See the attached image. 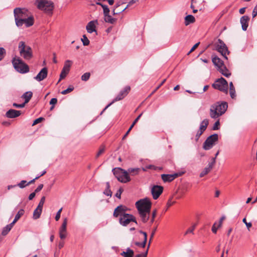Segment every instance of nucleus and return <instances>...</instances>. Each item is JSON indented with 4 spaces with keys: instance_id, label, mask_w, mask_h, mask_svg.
Here are the masks:
<instances>
[{
    "instance_id": "nucleus-4",
    "label": "nucleus",
    "mask_w": 257,
    "mask_h": 257,
    "mask_svg": "<svg viewBox=\"0 0 257 257\" xmlns=\"http://www.w3.org/2000/svg\"><path fill=\"white\" fill-rule=\"evenodd\" d=\"M28 10L25 9L17 8L14 9L15 20L18 27L22 26V22L28 17Z\"/></svg>"
},
{
    "instance_id": "nucleus-27",
    "label": "nucleus",
    "mask_w": 257,
    "mask_h": 257,
    "mask_svg": "<svg viewBox=\"0 0 257 257\" xmlns=\"http://www.w3.org/2000/svg\"><path fill=\"white\" fill-rule=\"evenodd\" d=\"M143 114V112L141 113L140 115H139L138 116V117L134 120V122H133V123L132 124V125L130 126V128H128V130H127V131L126 132V133L125 134V135L123 136V138H122V140H124L127 136V135H128V134L130 133V131L132 130V129L133 128V127L134 126V125H135V124L138 121V120H139V119L140 118V117H141V116Z\"/></svg>"
},
{
    "instance_id": "nucleus-61",
    "label": "nucleus",
    "mask_w": 257,
    "mask_h": 257,
    "mask_svg": "<svg viewBox=\"0 0 257 257\" xmlns=\"http://www.w3.org/2000/svg\"><path fill=\"white\" fill-rule=\"evenodd\" d=\"M43 187V184H40L37 187V188L35 189V192L36 193L39 192L42 189Z\"/></svg>"
},
{
    "instance_id": "nucleus-44",
    "label": "nucleus",
    "mask_w": 257,
    "mask_h": 257,
    "mask_svg": "<svg viewBox=\"0 0 257 257\" xmlns=\"http://www.w3.org/2000/svg\"><path fill=\"white\" fill-rule=\"evenodd\" d=\"M45 196H43L41 198L39 203V204L38 205V208H40L41 209H43V205H44V202H45Z\"/></svg>"
},
{
    "instance_id": "nucleus-3",
    "label": "nucleus",
    "mask_w": 257,
    "mask_h": 257,
    "mask_svg": "<svg viewBox=\"0 0 257 257\" xmlns=\"http://www.w3.org/2000/svg\"><path fill=\"white\" fill-rule=\"evenodd\" d=\"M18 50L21 56L26 60H30L33 56L31 47L26 45L25 43L23 41L19 42Z\"/></svg>"
},
{
    "instance_id": "nucleus-50",
    "label": "nucleus",
    "mask_w": 257,
    "mask_h": 257,
    "mask_svg": "<svg viewBox=\"0 0 257 257\" xmlns=\"http://www.w3.org/2000/svg\"><path fill=\"white\" fill-rule=\"evenodd\" d=\"M138 1V0H131L130 1L126 7L124 8V9L122 10V11H124L125 10H126L129 7L132 6L133 4L136 3V2Z\"/></svg>"
},
{
    "instance_id": "nucleus-9",
    "label": "nucleus",
    "mask_w": 257,
    "mask_h": 257,
    "mask_svg": "<svg viewBox=\"0 0 257 257\" xmlns=\"http://www.w3.org/2000/svg\"><path fill=\"white\" fill-rule=\"evenodd\" d=\"M218 140V135L217 134H214L209 136L203 145V148L205 150L211 149L215 145V142Z\"/></svg>"
},
{
    "instance_id": "nucleus-36",
    "label": "nucleus",
    "mask_w": 257,
    "mask_h": 257,
    "mask_svg": "<svg viewBox=\"0 0 257 257\" xmlns=\"http://www.w3.org/2000/svg\"><path fill=\"white\" fill-rule=\"evenodd\" d=\"M229 93L232 98H234L236 96L235 88L232 82L229 83Z\"/></svg>"
},
{
    "instance_id": "nucleus-32",
    "label": "nucleus",
    "mask_w": 257,
    "mask_h": 257,
    "mask_svg": "<svg viewBox=\"0 0 257 257\" xmlns=\"http://www.w3.org/2000/svg\"><path fill=\"white\" fill-rule=\"evenodd\" d=\"M195 21L194 17L191 15H189L185 18V25L188 26Z\"/></svg>"
},
{
    "instance_id": "nucleus-31",
    "label": "nucleus",
    "mask_w": 257,
    "mask_h": 257,
    "mask_svg": "<svg viewBox=\"0 0 257 257\" xmlns=\"http://www.w3.org/2000/svg\"><path fill=\"white\" fill-rule=\"evenodd\" d=\"M96 4L97 5L100 6L102 7V8L103 9V13L104 16H107L108 14H109L110 10L107 5L103 4L100 2H96Z\"/></svg>"
},
{
    "instance_id": "nucleus-43",
    "label": "nucleus",
    "mask_w": 257,
    "mask_h": 257,
    "mask_svg": "<svg viewBox=\"0 0 257 257\" xmlns=\"http://www.w3.org/2000/svg\"><path fill=\"white\" fill-rule=\"evenodd\" d=\"M210 171L207 168H205L200 173L199 176L200 177H203L205 175L207 174Z\"/></svg>"
},
{
    "instance_id": "nucleus-51",
    "label": "nucleus",
    "mask_w": 257,
    "mask_h": 257,
    "mask_svg": "<svg viewBox=\"0 0 257 257\" xmlns=\"http://www.w3.org/2000/svg\"><path fill=\"white\" fill-rule=\"evenodd\" d=\"M44 119L43 117H39L37 119H36L34 121H33V123L32 124V125H35L40 122H41Z\"/></svg>"
},
{
    "instance_id": "nucleus-2",
    "label": "nucleus",
    "mask_w": 257,
    "mask_h": 257,
    "mask_svg": "<svg viewBox=\"0 0 257 257\" xmlns=\"http://www.w3.org/2000/svg\"><path fill=\"white\" fill-rule=\"evenodd\" d=\"M228 107L226 102H217L212 104L210 108V116L212 118H217L224 114Z\"/></svg>"
},
{
    "instance_id": "nucleus-33",
    "label": "nucleus",
    "mask_w": 257,
    "mask_h": 257,
    "mask_svg": "<svg viewBox=\"0 0 257 257\" xmlns=\"http://www.w3.org/2000/svg\"><path fill=\"white\" fill-rule=\"evenodd\" d=\"M42 212V209L38 207L34 210L33 215V218L34 219H37L40 218Z\"/></svg>"
},
{
    "instance_id": "nucleus-20",
    "label": "nucleus",
    "mask_w": 257,
    "mask_h": 257,
    "mask_svg": "<svg viewBox=\"0 0 257 257\" xmlns=\"http://www.w3.org/2000/svg\"><path fill=\"white\" fill-rule=\"evenodd\" d=\"M179 176L178 174L175 173L173 174H162L161 178L164 182H170L174 180Z\"/></svg>"
},
{
    "instance_id": "nucleus-18",
    "label": "nucleus",
    "mask_w": 257,
    "mask_h": 257,
    "mask_svg": "<svg viewBox=\"0 0 257 257\" xmlns=\"http://www.w3.org/2000/svg\"><path fill=\"white\" fill-rule=\"evenodd\" d=\"M95 24H98V21L97 20L90 21L87 24L86 27V29L88 33L96 32L97 34Z\"/></svg>"
},
{
    "instance_id": "nucleus-6",
    "label": "nucleus",
    "mask_w": 257,
    "mask_h": 257,
    "mask_svg": "<svg viewBox=\"0 0 257 257\" xmlns=\"http://www.w3.org/2000/svg\"><path fill=\"white\" fill-rule=\"evenodd\" d=\"M12 62L14 68L18 72L22 74H24L29 71V66L26 64L20 58H13Z\"/></svg>"
},
{
    "instance_id": "nucleus-52",
    "label": "nucleus",
    "mask_w": 257,
    "mask_h": 257,
    "mask_svg": "<svg viewBox=\"0 0 257 257\" xmlns=\"http://www.w3.org/2000/svg\"><path fill=\"white\" fill-rule=\"evenodd\" d=\"M156 214H157V210L155 209L152 212V218L151 219V223H153L154 222V220H155V217L156 216Z\"/></svg>"
},
{
    "instance_id": "nucleus-62",
    "label": "nucleus",
    "mask_w": 257,
    "mask_h": 257,
    "mask_svg": "<svg viewBox=\"0 0 257 257\" xmlns=\"http://www.w3.org/2000/svg\"><path fill=\"white\" fill-rule=\"evenodd\" d=\"M242 221L245 224L246 227L248 228L251 226V225H252L251 223V222H247L246 219L245 218L243 219Z\"/></svg>"
},
{
    "instance_id": "nucleus-28",
    "label": "nucleus",
    "mask_w": 257,
    "mask_h": 257,
    "mask_svg": "<svg viewBox=\"0 0 257 257\" xmlns=\"http://www.w3.org/2000/svg\"><path fill=\"white\" fill-rule=\"evenodd\" d=\"M120 255L123 257H133L134 255V250L130 247L126 249L125 251H122L120 253Z\"/></svg>"
},
{
    "instance_id": "nucleus-34",
    "label": "nucleus",
    "mask_w": 257,
    "mask_h": 257,
    "mask_svg": "<svg viewBox=\"0 0 257 257\" xmlns=\"http://www.w3.org/2000/svg\"><path fill=\"white\" fill-rule=\"evenodd\" d=\"M128 174H131L132 175L135 176L139 174L140 169L139 168H128L127 170H126Z\"/></svg>"
},
{
    "instance_id": "nucleus-10",
    "label": "nucleus",
    "mask_w": 257,
    "mask_h": 257,
    "mask_svg": "<svg viewBox=\"0 0 257 257\" xmlns=\"http://www.w3.org/2000/svg\"><path fill=\"white\" fill-rule=\"evenodd\" d=\"M130 89L131 88L130 86L125 87L123 90L120 91V92L118 94L116 97L110 103H109L105 107V108L101 112L100 114H102V113L113 103L122 99L128 93Z\"/></svg>"
},
{
    "instance_id": "nucleus-7",
    "label": "nucleus",
    "mask_w": 257,
    "mask_h": 257,
    "mask_svg": "<svg viewBox=\"0 0 257 257\" xmlns=\"http://www.w3.org/2000/svg\"><path fill=\"white\" fill-rule=\"evenodd\" d=\"M214 49L220 53L222 56L227 60V55L229 54V51L224 42L221 39H218L214 43Z\"/></svg>"
},
{
    "instance_id": "nucleus-29",
    "label": "nucleus",
    "mask_w": 257,
    "mask_h": 257,
    "mask_svg": "<svg viewBox=\"0 0 257 257\" xmlns=\"http://www.w3.org/2000/svg\"><path fill=\"white\" fill-rule=\"evenodd\" d=\"M32 96H33L32 92H31V91H27V92L24 93L22 95V98L25 99L24 103L26 104V103H27L28 102H29V101L31 99Z\"/></svg>"
},
{
    "instance_id": "nucleus-41",
    "label": "nucleus",
    "mask_w": 257,
    "mask_h": 257,
    "mask_svg": "<svg viewBox=\"0 0 257 257\" xmlns=\"http://www.w3.org/2000/svg\"><path fill=\"white\" fill-rule=\"evenodd\" d=\"M90 76L89 72H86L81 76V80L84 81H87Z\"/></svg>"
},
{
    "instance_id": "nucleus-37",
    "label": "nucleus",
    "mask_w": 257,
    "mask_h": 257,
    "mask_svg": "<svg viewBox=\"0 0 257 257\" xmlns=\"http://www.w3.org/2000/svg\"><path fill=\"white\" fill-rule=\"evenodd\" d=\"M11 229H12V228L10 227L9 226V225H7L6 226H5V227L3 228L2 232V234L4 236L6 235L9 233V232L11 230Z\"/></svg>"
},
{
    "instance_id": "nucleus-64",
    "label": "nucleus",
    "mask_w": 257,
    "mask_h": 257,
    "mask_svg": "<svg viewBox=\"0 0 257 257\" xmlns=\"http://www.w3.org/2000/svg\"><path fill=\"white\" fill-rule=\"evenodd\" d=\"M36 195V192L34 191V192L31 193L29 196V199L30 200H32Z\"/></svg>"
},
{
    "instance_id": "nucleus-35",
    "label": "nucleus",
    "mask_w": 257,
    "mask_h": 257,
    "mask_svg": "<svg viewBox=\"0 0 257 257\" xmlns=\"http://www.w3.org/2000/svg\"><path fill=\"white\" fill-rule=\"evenodd\" d=\"M104 21L106 23L113 24L116 21V19L112 18L109 15V14L106 16H104Z\"/></svg>"
},
{
    "instance_id": "nucleus-39",
    "label": "nucleus",
    "mask_w": 257,
    "mask_h": 257,
    "mask_svg": "<svg viewBox=\"0 0 257 257\" xmlns=\"http://www.w3.org/2000/svg\"><path fill=\"white\" fill-rule=\"evenodd\" d=\"M74 88L72 85H70L68 88L64 90H63L61 93L63 95H65L72 91Z\"/></svg>"
},
{
    "instance_id": "nucleus-58",
    "label": "nucleus",
    "mask_w": 257,
    "mask_h": 257,
    "mask_svg": "<svg viewBox=\"0 0 257 257\" xmlns=\"http://www.w3.org/2000/svg\"><path fill=\"white\" fill-rule=\"evenodd\" d=\"M104 151V147H101L98 153L96 154V157H98L100 155H101Z\"/></svg>"
},
{
    "instance_id": "nucleus-60",
    "label": "nucleus",
    "mask_w": 257,
    "mask_h": 257,
    "mask_svg": "<svg viewBox=\"0 0 257 257\" xmlns=\"http://www.w3.org/2000/svg\"><path fill=\"white\" fill-rule=\"evenodd\" d=\"M252 18H254L257 16V5L254 8L252 11Z\"/></svg>"
},
{
    "instance_id": "nucleus-53",
    "label": "nucleus",
    "mask_w": 257,
    "mask_h": 257,
    "mask_svg": "<svg viewBox=\"0 0 257 257\" xmlns=\"http://www.w3.org/2000/svg\"><path fill=\"white\" fill-rule=\"evenodd\" d=\"M62 210V208H60L57 212L55 216V219L56 221H58L60 219Z\"/></svg>"
},
{
    "instance_id": "nucleus-12",
    "label": "nucleus",
    "mask_w": 257,
    "mask_h": 257,
    "mask_svg": "<svg viewBox=\"0 0 257 257\" xmlns=\"http://www.w3.org/2000/svg\"><path fill=\"white\" fill-rule=\"evenodd\" d=\"M72 63V62L69 60H67L65 62L63 68L60 75V79L58 80V83H59L61 79H64L66 76L67 74L70 71V68Z\"/></svg>"
},
{
    "instance_id": "nucleus-16",
    "label": "nucleus",
    "mask_w": 257,
    "mask_h": 257,
    "mask_svg": "<svg viewBox=\"0 0 257 257\" xmlns=\"http://www.w3.org/2000/svg\"><path fill=\"white\" fill-rule=\"evenodd\" d=\"M48 75V69L46 67H44L39 72V73L34 77V79L40 82L46 78Z\"/></svg>"
},
{
    "instance_id": "nucleus-5",
    "label": "nucleus",
    "mask_w": 257,
    "mask_h": 257,
    "mask_svg": "<svg viewBox=\"0 0 257 257\" xmlns=\"http://www.w3.org/2000/svg\"><path fill=\"white\" fill-rule=\"evenodd\" d=\"M37 8L44 11L45 13L51 15L54 9V3L47 0H37L36 2Z\"/></svg>"
},
{
    "instance_id": "nucleus-14",
    "label": "nucleus",
    "mask_w": 257,
    "mask_h": 257,
    "mask_svg": "<svg viewBox=\"0 0 257 257\" xmlns=\"http://www.w3.org/2000/svg\"><path fill=\"white\" fill-rule=\"evenodd\" d=\"M164 188L162 186L154 185L151 188V194L154 199H157L163 193Z\"/></svg>"
},
{
    "instance_id": "nucleus-40",
    "label": "nucleus",
    "mask_w": 257,
    "mask_h": 257,
    "mask_svg": "<svg viewBox=\"0 0 257 257\" xmlns=\"http://www.w3.org/2000/svg\"><path fill=\"white\" fill-rule=\"evenodd\" d=\"M25 211L24 209H20L16 215L15 218L16 220H18L24 214Z\"/></svg>"
},
{
    "instance_id": "nucleus-59",
    "label": "nucleus",
    "mask_w": 257,
    "mask_h": 257,
    "mask_svg": "<svg viewBox=\"0 0 257 257\" xmlns=\"http://www.w3.org/2000/svg\"><path fill=\"white\" fill-rule=\"evenodd\" d=\"M57 102V99L56 98H53L50 101V104L51 105H55Z\"/></svg>"
},
{
    "instance_id": "nucleus-1",
    "label": "nucleus",
    "mask_w": 257,
    "mask_h": 257,
    "mask_svg": "<svg viewBox=\"0 0 257 257\" xmlns=\"http://www.w3.org/2000/svg\"><path fill=\"white\" fill-rule=\"evenodd\" d=\"M136 207L139 214L144 223L147 222L150 218L152 202L150 199L146 197L140 199L136 202Z\"/></svg>"
},
{
    "instance_id": "nucleus-13",
    "label": "nucleus",
    "mask_w": 257,
    "mask_h": 257,
    "mask_svg": "<svg viewBox=\"0 0 257 257\" xmlns=\"http://www.w3.org/2000/svg\"><path fill=\"white\" fill-rule=\"evenodd\" d=\"M127 209V207L125 206L120 205L115 208L113 213V216L115 218L118 217V216L122 217L124 214H127L126 212Z\"/></svg>"
},
{
    "instance_id": "nucleus-42",
    "label": "nucleus",
    "mask_w": 257,
    "mask_h": 257,
    "mask_svg": "<svg viewBox=\"0 0 257 257\" xmlns=\"http://www.w3.org/2000/svg\"><path fill=\"white\" fill-rule=\"evenodd\" d=\"M81 41L84 46H88L89 44V40L85 35H83V38L81 39Z\"/></svg>"
},
{
    "instance_id": "nucleus-23",
    "label": "nucleus",
    "mask_w": 257,
    "mask_h": 257,
    "mask_svg": "<svg viewBox=\"0 0 257 257\" xmlns=\"http://www.w3.org/2000/svg\"><path fill=\"white\" fill-rule=\"evenodd\" d=\"M212 61L213 64L218 68V69L224 65L223 61L217 56L212 58Z\"/></svg>"
},
{
    "instance_id": "nucleus-47",
    "label": "nucleus",
    "mask_w": 257,
    "mask_h": 257,
    "mask_svg": "<svg viewBox=\"0 0 257 257\" xmlns=\"http://www.w3.org/2000/svg\"><path fill=\"white\" fill-rule=\"evenodd\" d=\"M172 198H173V197H171L168 200V202L167 203V209H168L169 207H170L171 206H172V205H173L174 204H175L176 203V201H172Z\"/></svg>"
},
{
    "instance_id": "nucleus-38",
    "label": "nucleus",
    "mask_w": 257,
    "mask_h": 257,
    "mask_svg": "<svg viewBox=\"0 0 257 257\" xmlns=\"http://www.w3.org/2000/svg\"><path fill=\"white\" fill-rule=\"evenodd\" d=\"M46 173V171L45 170L43 171L42 173H41V175H38L37 177H36L35 178H34V179L31 180L30 181H29L27 184L26 185H29L32 183H33L35 180L38 179L40 177L43 176L44 175H45V174Z\"/></svg>"
},
{
    "instance_id": "nucleus-56",
    "label": "nucleus",
    "mask_w": 257,
    "mask_h": 257,
    "mask_svg": "<svg viewBox=\"0 0 257 257\" xmlns=\"http://www.w3.org/2000/svg\"><path fill=\"white\" fill-rule=\"evenodd\" d=\"M13 106L17 108H23L25 106V103L24 102L22 104H17L16 103H14L13 104Z\"/></svg>"
},
{
    "instance_id": "nucleus-17",
    "label": "nucleus",
    "mask_w": 257,
    "mask_h": 257,
    "mask_svg": "<svg viewBox=\"0 0 257 257\" xmlns=\"http://www.w3.org/2000/svg\"><path fill=\"white\" fill-rule=\"evenodd\" d=\"M67 219L65 218L63 220L62 224L59 229V236L61 239H64L66 237V226Z\"/></svg>"
},
{
    "instance_id": "nucleus-22",
    "label": "nucleus",
    "mask_w": 257,
    "mask_h": 257,
    "mask_svg": "<svg viewBox=\"0 0 257 257\" xmlns=\"http://www.w3.org/2000/svg\"><path fill=\"white\" fill-rule=\"evenodd\" d=\"M131 181L130 177L129 176V175L128 174L126 170H124L123 173H122V174L120 176V178L119 180V181L123 183H126L127 182H128Z\"/></svg>"
},
{
    "instance_id": "nucleus-8",
    "label": "nucleus",
    "mask_w": 257,
    "mask_h": 257,
    "mask_svg": "<svg viewBox=\"0 0 257 257\" xmlns=\"http://www.w3.org/2000/svg\"><path fill=\"white\" fill-rule=\"evenodd\" d=\"M212 86L214 89L219 90L226 94L228 92V83L223 77L217 79L215 82L212 84Z\"/></svg>"
},
{
    "instance_id": "nucleus-48",
    "label": "nucleus",
    "mask_w": 257,
    "mask_h": 257,
    "mask_svg": "<svg viewBox=\"0 0 257 257\" xmlns=\"http://www.w3.org/2000/svg\"><path fill=\"white\" fill-rule=\"evenodd\" d=\"M27 182L25 180H22L21 181L19 184H18L17 185L19 186L21 188H24L25 187H26L27 185L26 184Z\"/></svg>"
},
{
    "instance_id": "nucleus-30",
    "label": "nucleus",
    "mask_w": 257,
    "mask_h": 257,
    "mask_svg": "<svg viewBox=\"0 0 257 257\" xmlns=\"http://www.w3.org/2000/svg\"><path fill=\"white\" fill-rule=\"evenodd\" d=\"M218 70L224 76L226 77H228L230 76L231 73L229 72V70L227 69L226 66L224 65L223 66L221 67Z\"/></svg>"
},
{
    "instance_id": "nucleus-24",
    "label": "nucleus",
    "mask_w": 257,
    "mask_h": 257,
    "mask_svg": "<svg viewBox=\"0 0 257 257\" xmlns=\"http://www.w3.org/2000/svg\"><path fill=\"white\" fill-rule=\"evenodd\" d=\"M25 24L26 27L32 26L34 24V18L33 16H28L22 22V25Z\"/></svg>"
},
{
    "instance_id": "nucleus-45",
    "label": "nucleus",
    "mask_w": 257,
    "mask_h": 257,
    "mask_svg": "<svg viewBox=\"0 0 257 257\" xmlns=\"http://www.w3.org/2000/svg\"><path fill=\"white\" fill-rule=\"evenodd\" d=\"M219 125H220V122L219 120H217L214 124L212 130H218L219 129Z\"/></svg>"
},
{
    "instance_id": "nucleus-55",
    "label": "nucleus",
    "mask_w": 257,
    "mask_h": 257,
    "mask_svg": "<svg viewBox=\"0 0 257 257\" xmlns=\"http://www.w3.org/2000/svg\"><path fill=\"white\" fill-rule=\"evenodd\" d=\"M196 224H194L191 227L187 229V230L185 232V234H187L189 233H192L195 228Z\"/></svg>"
},
{
    "instance_id": "nucleus-19",
    "label": "nucleus",
    "mask_w": 257,
    "mask_h": 257,
    "mask_svg": "<svg viewBox=\"0 0 257 257\" xmlns=\"http://www.w3.org/2000/svg\"><path fill=\"white\" fill-rule=\"evenodd\" d=\"M21 114V111L11 109L6 112V116L8 118H13L19 116Z\"/></svg>"
},
{
    "instance_id": "nucleus-46",
    "label": "nucleus",
    "mask_w": 257,
    "mask_h": 257,
    "mask_svg": "<svg viewBox=\"0 0 257 257\" xmlns=\"http://www.w3.org/2000/svg\"><path fill=\"white\" fill-rule=\"evenodd\" d=\"M146 240H143L142 242H140L138 241H136L135 242V244L137 246H141L142 247H145L146 245Z\"/></svg>"
},
{
    "instance_id": "nucleus-26",
    "label": "nucleus",
    "mask_w": 257,
    "mask_h": 257,
    "mask_svg": "<svg viewBox=\"0 0 257 257\" xmlns=\"http://www.w3.org/2000/svg\"><path fill=\"white\" fill-rule=\"evenodd\" d=\"M156 230V228L154 229V230L152 231V233L151 234L150 239V240H149L148 248H149V246L150 245L151 240L153 239V238L154 237V234L155 233ZM148 249H147V250L144 253L137 254L136 256V257H147V254H148Z\"/></svg>"
},
{
    "instance_id": "nucleus-49",
    "label": "nucleus",
    "mask_w": 257,
    "mask_h": 257,
    "mask_svg": "<svg viewBox=\"0 0 257 257\" xmlns=\"http://www.w3.org/2000/svg\"><path fill=\"white\" fill-rule=\"evenodd\" d=\"M6 53L5 49L3 48L0 47V61L2 60L4 57V54Z\"/></svg>"
},
{
    "instance_id": "nucleus-15",
    "label": "nucleus",
    "mask_w": 257,
    "mask_h": 257,
    "mask_svg": "<svg viewBox=\"0 0 257 257\" xmlns=\"http://www.w3.org/2000/svg\"><path fill=\"white\" fill-rule=\"evenodd\" d=\"M208 120L207 119H204L203 121H201L200 124L199 129L195 136V139L196 141L198 140L201 135L206 130L208 125Z\"/></svg>"
},
{
    "instance_id": "nucleus-54",
    "label": "nucleus",
    "mask_w": 257,
    "mask_h": 257,
    "mask_svg": "<svg viewBox=\"0 0 257 257\" xmlns=\"http://www.w3.org/2000/svg\"><path fill=\"white\" fill-rule=\"evenodd\" d=\"M103 193L107 196H111L112 192L109 188H106Z\"/></svg>"
},
{
    "instance_id": "nucleus-63",
    "label": "nucleus",
    "mask_w": 257,
    "mask_h": 257,
    "mask_svg": "<svg viewBox=\"0 0 257 257\" xmlns=\"http://www.w3.org/2000/svg\"><path fill=\"white\" fill-rule=\"evenodd\" d=\"M122 190L121 189H119L115 194V196L117 197L118 198H120L121 197V194L122 193Z\"/></svg>"
},
{
    "instance_id": "nucleus-21",
    "label": "nucleus",
    "mask_w": 257,
    "mask_h": 257,
    "mask_svg": "<svg viewBox=\"0 0 257 257\" xmlns=\"http://www.w3.org/2000/svg\"><path fill=\"white\" fill-rule=\"evenodd\" d=\"M249 21V17L248 16L245 15L240 18V23L241 25V28L243 31H246L248 26V22Z\"/></svg>"
},
{
    "instance_id": "nucleus-57",
    "label": "nucleus",
    "mask_w": 257,
    "mask_h": 257,
    "mask_svg": "<svg viewBox=\"0 0 257 257\" xmlns=\"http://www.w3.org/2000/svg\"><path fill=\"white\" fill-rule=\"evenodd\" d=\"M200 44V42H198V43H197L196 44H195L193 47L191 49V50H190V51L188 53V55H189L191 53H192L193 51H194L195 50V49L198 46V45H199Z\"/></svg>"
},
{
    "instance_id": "nucleus-25",
    "label": "nucleus",
    "mask_w": 257,
    "mask_h": 257,
    "mask_svg": "<svg viewBox=\"0 0 257 257\" xmlns=\"http://www.w3.org/2000/svg\"><path fill=\"white\" fill-rule=\"evenodd\" d=\"M124 169H122L120 168H115L112 169V171L115 176V177L117 178V180L119 181L120 176L123 173Z\"/></svg>"
},
{
    "instance_id": "nucleus-11",
    "label": "nucleus",
    "mask_w": 257,
    "mask_h": 257,
    "mask_svg": "<svg viewBox=\"0 0 257 257\" xmlns=\"http://www.w3.org/2000/svg\"><path fill=\"white\" fill-rule=\"evenodd\" d=\"M131 222L138 224L136 217L131 214L127 213L119 218V223L123 226H127Z\"/></svg>"
}]
</instances>
